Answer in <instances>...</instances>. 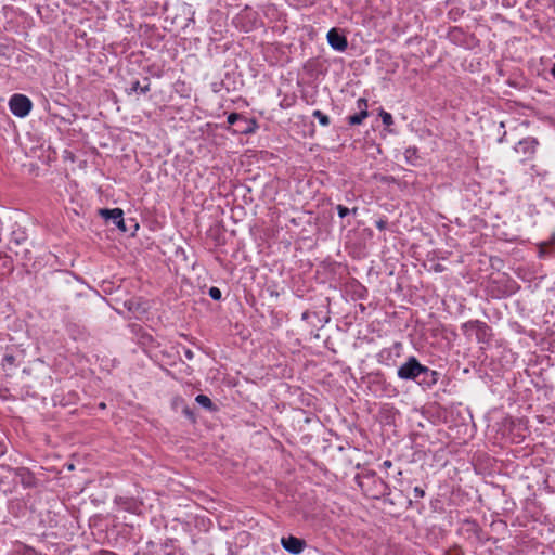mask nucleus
I'll return each instance as SVG.
<instances>
[{
    "label": "nucleus",
    "mask_w": 555,
    "mask_h": 555,
    "mask_svg": "<svg viewBox=\"0 0 555 555\" xmlns=\"http://www.w3.org/2000/svg\"><path fill=\"white\" fill-rule=\"evenodd\" d=\"M356 482L363 494L379 500L390 494V487L374 470H365L356 476Z\"/></svg>",
    "instance_id": "nucleus-1"
},
{
    "label": "nucleus",
    "mask_w": 555,
    "mask_h": 555,
    "mask_svg": "<svg viewBox=\"0 0 555 555\" xmlns=\"http://www.w3.org/2000/svg\"><path fill=\"white\" fill-rule=\"evenodd\" d=\"M367 389L377 398H395L399 395L398 388L387 379L384 372L376 370L363 377Z\"/></svg>",
    "instance_id": "nucleus-2"
},
{
    "label": "nucleus",
    "mask_w": 555,
    "mask_h": 555,
    "mask_svg": "<svg viewBox=\"0 0 555 555\" xmlns=\"http://www.w3.org/2000/svg\"><path fill=\"white\" fill-rule=\"evenodd\" d=\"M423 372V364L416 357L410 356L404 363L397 370V376L402 380H412L417 384V380Z\"/></svg>",
    "instance_id": "nucleus-3"
},
{
    "label": "nucleus",
    "mask_w": 555,
    "mask_h": 555,
    "mask_svg": "<svg viewBox=\"0 0 555 555\" xmlns=\"http://www.w3.org/2000/svg\"><path fill=\"white\" fill-rule=\"evenodd\" d=\"M31 107V101L24 94L15 93L9 100V108L16 117H26L30 113Z\"/></svg>",
    "instance_id": "nucleus-4"
},
{
    "label": "nucleus",
    "mask_w": 555,
    "mask_h": 555,
    "mask_svg": "<svg viewBox=\"0 0 555 555\" xmlns=\"http://www.w3.org/2000/svg\"><path fill=\"white\" fill-rule=\"evenodd\" d=\"M402 348V343L396 341L392 346L380 349L376 354L377 362L385 366L395 365L396 359L401 356Z\"/></svg>",
    "instance_id": "nucleus-5"
},
{
    "label": "nucleus",
    "mask_w": 555,
    "mask_h": 555,
    "mask_svg": "<svg viewBox=\"0 0 555 555\" xmlns=\"http://www.w3.org/2000/svg\"><path fill=\"white\" fill-rule=\"evenodd\" d=\"M233 24L242 31L248 33L257 27V13L246 8L233 18Z\"/></svg>",
    "instance_id": "nucleus-6"
},
{
    "label": "nucleus",
    "mask_w": 555,
    "mask_h": 555,
    "mask_svg": "<svg viewBox=\"0 0 555 555\" xmlns=\"http://www.w3.org/2000/svg\"><path fill=\"white\" fill-rule=\"evenodd\" d=\"M100 215L106 220L112 221L120 231L127 232L128 229L124 219V211L120 208H104L100 210Z\"/></svg>",
    "instance_id": "nucleus-7"
},
{
    "label": "nucleus",
    "mask_w": 555,
    "mask_h": 555,
    "mask_svg": "<svg viewBox=\"0 0 555 555\" xmlns=\"http://www.w3.org/2000/svg\"><path fill=\"white\" fill-rule=\"evenodd\" d=\"M327 42L331 46L332 49L338 52H344L348 48V40L347 37L341 34L337 28H332L328 30L327 35Z\"/></svg>",
    "instance_id": "nucleus-8"
},
{
    "label": "nucleus",
    "mask_w": 555,
    "mask_h": 555,
    "mask_svg": "<svg viewBox=\"0 0 555 555\" xmlns=\"http://www.w3.org/2000/svg\"><path fill=\"white\" fill-rule=\"evenodd\" d=\"M440 373L429 369L426 365H423V372H421V376L417 380V384L423 389H430L433 388L439 380Z\"/></svg>",
    "instance_id": "nucleus-9"
},
{
    "label": "nucleus",
    "mask_w": 555,
    "mask_h": 555,
    "mask_svg": "<svg viewBox=\"0 0 555 555\" xmlns=\"http://www.w3.org/2000/svg\"><path fill=\"white\" fill-rule=\"evenodd\" d=\"M14 477L20 481L24 488H35L37 479L33 472L27 467L12 468Z\"/></svg>",
    "instance_id": "nucleus-10"
},
{
    "label": "nucleus",
    "mask_w": 555,
    "mask_h": 555,
    "mask_svg": "<svg viewBox=\"0 0 555 555\" xmlns=\"http://www.w3.org/2000/svg\"><path fill=\"white\" fill-rule=\"evenodd\" d=\"M281 544L291 554H300L306 547V541L294 535L283 537Z\"/></svg>",
    "instance_id": "nucleus-11"
},
{
    "label": "nucleus",
    "mask_w": 555,
    "mask_h": 555,
    "mask_svg": "<svg viewBox=\"0 0 555 555\" xmlns=\"http://www.w3.org/2000/svg\"><path fill=\"white\" fill-rule=\"evenodd\" d=\"M538 145H539V142L535 138L528 137V138L520 140L517 143L515 150L519 153H522L527 159H530L534 156Z\"/></svg>",
    "instance_id": "nucleus-12"
},
{
    "label": "nucleus",
    "mask_w": 555,
    "mask_h": 555,
    "mask_svg": "<svg viewBox=\"0 0 555 555\" xmlns=\"http://www.w3.org/2000/svg\"><path fill=\"white\" fill-rule=\"evenodd\" d=\"M367 100L364 98H360L357 101V107L359 112L354 115L348 116L347 120L350 126L361 125L363 120L369 116L367 113Z\"/></svg>",
    "instance_id": "nucleus-13"
},
{
    "label": "nucleus",
    "mask_w": 555,
    "mask_h": 555,
    "mask_svg": "<svg viewBox=\"0 0 555 555\" xmlns=\"http://www.w3.org/2000/svg\"><path fill=\"white\" fill-rule=\"evenodd\" d=\"M469 325H475L476 339L478 343H489L491 338V327L483 321L470 320Z\"/></svg>",
    "instance_id": "nucleus-14"
},
{
    "label": "nucleus",
    "mask_w": 555,
    "mask_h": 555,
    "mask_svg": "<svg viewBox=\"0 0 555 555\" xmlns=\"http://www.w3.org/2000/svg\"><path fill=\"white\" fill-rule=\"evenodd\" d=\"M258 129V124L255 119L243 116L242 120L238 121L233 128V132L237 134H250Z\"/></svg>",
    "instance_id": "nucleus-15"
},
{
    "label": "nucleus",
    "mask_w": 555,
    "mask_h": 555,
    "mask_svg": "<svg viewBox=\"0 0 555 555\" xmlns=\"http://www.w3.org/2000/svg\"><path fill=\"white\" fill-rule=\"evenodd\" d=\"M115 503L125 512L132 514L140 512V503L132 496H116Z\"/></svg>",
    "instance_id": "nucleus-16"
},
{
    "label": "nucleus",
    "mask_w": 555,
    "mask_h": 555,
    "mask_svg": "<svg viewBox=\"0 0 555 555\" xmlns=\"http://www.w3.org/2000/svg\"><path fill=\"white\" fill-rule=\"evenodd\" d=\"M164 555H184L182 550L175 544L173 540H167L162 545Z\"/></svg>",
    "instance_id": "nucleus-17"
},
{
    "label": "nucleus",
    "mask_w": 555,
    "mask_h": 555,
    "mask_svg": "<svg viewBox=\"0 0 555 555\" xmlns=\"http://www.w3.org/2000/svg\"><path fill=\"white\" fill-rule=\"evenodd\" d=\"M195 401L197 404H199L202 408L210 411V412H215L217 411V406L216 404H214V402L211 401V399L206 396V395H197L195 397Z\"/></svg>",
    "instance_id": "nucleus-18"
},
{
    "label": "nucleus",
    "mask_w": 555,
    "mask_h": 555,
    "mask_svg": "<svg viewBox=\"0 0 555 555\" xmlns=\"http://www.w3.org/2000/svg\"><path fill=\"white\" fill-rule=\"evenodd\" d=\"M146 81V85L141 86L139 80H135L131 83V87L128 91V94H131L132 92H140L142 94H145L150 91V80L149 78L144 79Z\"/></svg>",
    "instance_id": "nucleus-19"
},
{
    "label": "nucleus",
    "mask_w": 555,
    "mask_h": 555,
    "mask_svg": "<svg viewBox=\"0 0 555 555\" xmlns=\"http://www.w3.org/2000/svg\"><path fill=\"white\" fill-rule=\"evenodd\" d=\"M312 116L318 119L323 127H327L331 122L330 117L320 109L313 111Z\"/></svg>",
    "instance_id": "nucleus-20"
},
{
    "label": "nucleus",
    "mask_w": 555,
    "mask_h": 555,
    "mask_svg": "<svg viewBox=\"0 0 555 555\" xmlns=\"http://www.w3.org/2000/svg\"><path fill=\"white\" fill-rule=\"evenodd\" d=\"M404 157L408 163L414 165L415 160L418 158L417 149L416 147H408L404 152Z\"/></svg>",
    "instance_id": "nucleus-21"
},
{
    "label": "nucleus",
    "mask_w": 555,
    "mask_h": 555,
    "mask_svg": "<svg viewBox=\"0 0 555 555\" xmlns=\"http://www.w3.org/2000/svg\"><path fill=\"white\" fill-rule=\"evenodd\" d=\"M264 14L267 16L275 17L278 20H280V15H281V13L279 12L276 5H274V4L267 5Z\"/></svg>",
    "instance_id": "nucleus-22"
},
{
    "label": "nucleus",
    "mask_w": 555,
    "mask_h": 555,
    "mask_svg": "<svg viewBox=\"0 0 555 555\" xmlns=\"http://www.w3.org/2000/svg\"><path fill=\"white\" fill-rule=\"evenodd\" d=\"M379 115L385 126H391L393 124V118L390 113L382 109Z\"/></svg>",
    "instance_id": "nucleus-23"
},
{
    "label": "nucleus",
    "mask_w": 555,
    "mask_h": 555,
    "mask_svg": "<svg viewBox=\"0 0 555 555\" xmlns=\"http://www.w3.org/2000/svg\"><path fill=\"white\" fill-rule=\"evenodd\" d=\"M244 115L240 114V113H231L229 116H228V124L231 125V126H235L236 124H238L240 120H242Z\"/></svg>",
    "instance_id": "nucleus-24"
},
{
    "label": "nucleus",
    "mask_w": 555,
    "mask_h": 555,
    "mask_svg": "<svg viewBox=\"0 0 555 555\" xmlns=\"http://www.w3.org/2000/svg\"><path fill=\"white\" fill-rule=\"evenodd\" d=\"M465 525L468 526L467 531L478 534L480 528L475 520H465Z\"/></svg>",
    "instance_id": "nucleus-25"
},
{
    "label": "nucleus",
    "mask_w": 555,
    "mask_h": 555,
    "mask_svg": "<svg viewBox=\"0 0 555 555\" xmlns=\"http://www.w3.org/2000/svg\"><path fill=\"white\" fill-rule=\"evenodd\" d=\"M208 294L214 300H220L222 296L221 291L216 286L210 287Z\"/></svg>",
    "instance_id": "nucleus-26"
},
{
    "label": "nucleus",
    "mask_w": 555,
    "mask_h": 555,
    "mask_svg": "<svg viewBox=\"0 0 555 555\" xmlns=\"http://www.w3.org/2000/svg\"><path fill=\"white\" fill-rule=\"evenodd\" d=\"M538 248H539V257L544 258L547 255V248H548L547 243L541 242L538 245Z\"/></svg>",
    "instance_id": "nucleus-27"
},
{
    "label": "nucleus",
    "mask_w": 555,
    "mask_h": 555,
    "mask_svg": "<svg viewBox=\"0 0 555 555\" xmlns=\"http://www.w3.org/2000/svg\"><path fill=\"white\" fill-rule=\"evenodd\" d=\"M336 209H337L338 216L340 218H345V217H347L350 214L349 208H347L346 206H343V205H338L336 207Z\"/></svg>",
    "instance_id": "nucleus-28"
},
{
    "label": "nucleus",
    "mask_w": 555,
    "mask_h": 555,
    "mask_svg": "<svg viewBox=\"0 0 555 555\" xmlns=\"http://www.w3.org/2000/svg\"><path fill=\"white\" fill-rule=\"evenodd\" d=\"M413 493L415 499H422L425 496V490L418 486L414 487Z\"/></svg>",
    "instance_id": "nucleus-29"
},
{
    "label": "nucleus",
    "mask_w": 555,
    "mask_h": 555,
    "mask_svg": "<svg viewBox=\"0 0 555 555\" xmlns=\"http://www.w3.org/2000/svg\"><path fill=\"white\" fill-rule=\"evenodd\" d=\"M375 225L378 230L384 231L387 228V220L386 219H379L375 222Z\"/></svg>",
    "instance_id": "nucleus-30"
},
{
    "label": "nucleus",
    "mask_w": 555,
    "mask_h": 555,
    "mask_svg": "<svg viewBox=\"0 0 555 555\" xmlns=\"http://www.w3.org/2000/svg\"><path fill=\"white\" fill-rule=\"evenodd\" d=\"M8 451L7 442L3 438H0V457H2Z\"/></svg>",
    "instance_id": "nucleus-31"
},
{
    "label": "nucleus",
    "mask_w": 555,
    "mask_h": 555,
    "mask_svg": "<svg viewBox=\"0 0 555 555\" xmlns=\"http://www.w3.org/2000/svg\"><path fill=\"white\" fill-rule=\"evenodd\" d=\"M469 323H470V321H467V322L462 324L461 328L464 332V334H466L470 330L475 331V325H469Z\"/></svg>",
    "instance_id": "nucleus-32"
},
{
    "label": "nucleus",
    "mask_w": 555,
    "mask_h": 555,
    "mask_svg": "<svg viewBox=\"0 0 555 555\" xmlns=\"http://www.w3.org/2000/svg\"><path fill=\"white\" fill-rule=\"evenodd\" d=\"M183 352H184V357L188 359V360H192L194 358V352L189 349V348H184L183 349Z\"/></svg>",
    "instance_id": "nucleus-33"
},
{
    "label": "nucleus",
    "mask_w": 555,
    "mask_h": 555,
    "mask_svg": "<svg viewBox=\"0 0 555 555\" xmlns=\"http://www.w3.org/2000/svg\"><path fill=\"white\" fill-rule=\"evenodd\" d=\"M94 555H117V554L114 553L113 551L100 550L96 553H94Z\"/></svg>",
    "instance_id": "nucleus-34"
},
{
    "label": "nucleus",
    "mask_w": 555,
    "mask_h": 555,
    "mask_svg": "<svg viewBox=\"0 0 555 555\" xmlns=\"http://www.w3.org/2000/svg\"><path fill=\"white\" fill-rule=\"evenodd\" d=\"M183 414H184L186 417L194 420V414H193V412L191 411V409H190V408H184V409H183Z\"/></svg>",
    "instance_id": "nucleus-35"
},
{
    "label": "nucleus",
    "mask_w": 555,
    "mask_h": 555,
    "mask_svg": "<svg viewBox=\"0 0 555 555\" xmlns=\"http://www.w3.org/2000/svg\"><path fill=\"white\" fill-rule=\"evenodd\" d=\"M3 360L12 364L15 361V358L12 354H5Z\"/></svg>",
    "instance_id": "nucleus-36"
},
{
    "label": "nucleus",
    "mask_w": 555,
    "mask_h": 555,
    "mask_svg": "<svg viewBox=\"0 0 555 555\" xmlns=\"http://www.w3.org/2000/svg\"><path fill=\"white\" fill-rule=\"evenodd\" d=\"M545 243H547V246L551 247V246H554L555 245V233H553L550 237L548 241H546Z\"/></svg>",
    "instance_id": "nucleus-37"
},
{
    "label": "nucleus",
    "mask_w": 555,
    "mask_h": 555,
    "mask_svg": "<svg viewBox=\"0 0 555 555\" xmlns=\"http://www.w3.org/2000/svg\"><path fill=\"white\" fill-rule=\"evenodd\" d=\"M401 477H402V470H398L397 472V475L395 476V479L397 480V482L401 486L402 485V480H401Z\"/></svg>",
    "instance_id": "nucleus-38"
},
{
    "label": "nucleus",
    "mask_w": 555,
    "mask_h": 555,
    "mask_svg": "<svg viewBox=\"0 0 555 555\" xmlns=\"http://www.w3.org/2000/svg\"><path fill=\"white\" fill-rule=\"evenodd\" d=\"M382 466L385 468V469H388L392 466V462L390 460H386L383 462Z\"/></svg>",
    "instance_id": "nucleus-39"
},
{
    "label": "nucleus",
    "mask_w": 555,
    "mask_h": 555,
    "mask_svg": "<svg viewBox=\"0 0 555 555\" xmlns=\"http://www.w3.org/2000/svg\"><path fill=\"white\" fill-rule=\"evenodd\" d=\"M25 548H26V552H27V553H34V554H36V550H35L34 547L25 546Z\"/></svg>",
    "instance_id": "nucleus-40"
},
{
    "label": "nucleus",
    "mask_w": 555,
    "mask_h": 555,
    "mask_svg": "<svg viewBox=\"0 0 555 555\" xmlns=\"http://www.w3.org/2000/svg\"><path fill=\"white\" fill-rule=\"evenodd\" d=\"M443 270V267L441 264H436L435 266V271L436 272H441Z\"/></svg>",
    "instance_id": "nucleus-41"
},
{
    "label": "nucleus",
    "mask_w": 555,
    "mask_h": 555,
    "mask_svg": "<svg viewBox=\"0 0 555 555\" xmlns=\"http://www.w3.org/2000/svg\"><path fill=\"white\" fill-rule=\"evenodd\" d=\"M551 74L555 78V63L552 66Z\"/></svg>",
    "instance_id": "nucleus-42"
},
{
    "label": "nucleus",
    "mask_w": 555,
    "mask_h": 555,
    "mask_svg": "<svg viewBox=\"0 0 555 555\" xmlns=\"http://www.w3.org/2000/svg\"><path fill=\"white\" fill-rule=\"evenodd\" d=\"M308 315H309V313H308L307 311H306V312H304V313H302V319H304V320H305V319H307V318H308Z\"/></svg>",
    "instance_id": "nucleus-43"
},
{
    "label": "nucleus",
    "mask_w": 555,
    "mask_h": 555,
    "mask_svg": "<svg viewBox=\"0 0 555 555\" xmlns=\"http://www.w3.org/2000/svg\"><path fill=\"white\" fill-rule=\"evenodd\" d=\"M3 259H4V262H5V263H7V262H9V263L11 262V259H10L9 257H4Z\"/></svg>",
    "instance_id": "nucleus-44"
},
{
    "label": "nucleus",
    "mask_w": 555,
    "mask_h": 555,
    "mask_svg": "<svg viewBox=\"0 0 555 555\" xmlns=\"http://www.w3.org/2000/svg\"><path fill=\"white\" fill-rule=\"evenodd\" d=\"M448 555V554H447Z\"/></svg>",
    "instance_id": "nucleus-45"
}]
</instances>
